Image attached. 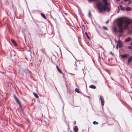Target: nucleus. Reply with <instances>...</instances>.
<instances>
[{
  "mask_svg": "<svg viewBox=\"0 0 132 132\" xmlns=\"http://www.w3.org/2000/svg\"><path fill=\"white\" fill-rule=\"evenodd\" d=\"M131 22L129 19H121L119 20L117 22V25L119 30V32L123 33V30L128 28V24H130Z\"/></svg>",
  "mask_w": 132,
  "mask_h": 132,
  "instance_id": "obj_1",
  "label": "nucleus"
},
{
  "mask_svg": "<svg viewBox=\"0 0 132 132\" xmlns=\"http://www.w3.org/2000/svg\"><path fill=\"white\" fill-rule=\"evenodd\" d=\"M103 0L104 5H103L102 3L100 2L97 3H96V6L97 9L100 13L102 12L103 10H107L108 11H109L110 9L108 6V3L107 2V0Z\"/></svg>",
  "mask_w": 132,
  "mask_h": 132,
  "instance_id": "obj_2",
  "label": "nucleus"
},
{
  "mask_svg": "<svg viewBox=\"0 0 132 132\" xmlns=\"http://www.w3.org/2000/svg\"><path fill=\"white\" fill-rule=\"evenodd\" d=\"M13 97L15 99V101L17 102V103L19 104L20 107L21 108V103L19 100H18L17 97L15 95H13Z\"/></svg>",
  "mask_w": 132,
  "mask_h": 132,
  "instance_id": "obj_3",
  "label": "nucleus"
},
{
  "mask_svg": "<svg viewBox=\"0 0 132 132\" xmlns=\"http://www.w3.org/2000/svg\"><path fill=\"white\" fill-rule=\"evenodd\" d=\"M100 99L102 106H103L104 104V100L103 97L102 96H100Z\"/></svg>",
  "mask_w": 132,
  "mask_h": 132,
  "instance_id": "obj_4",
  "label": "nucleus"
},
{
  "mask_svg": "<svg viewBox=\"0 0 132 132\" xmlns=\"http://www.w3.org/2000/svg\"><path fill=\"white\" fill-rule=\"evenodd\" d=\"M23 76H27V70L26 69H24L22 70Z\"/></svg>",
  "mask_w": 132,
  "mask_h": 132,
  "instance_id": "obj_5",
  "label": "nucleus"
},
{
  "mask_svg": "<svg viewBox=\"0 0 132 132\" xmlns=\"http://www.w3.org/2000/svg\"><path fill=\"white\" fill-rule=\"evenodd\" d=\"M129 56V54H123L121 55L122 58L125 59L128 57Z\"/></svg>",
  "mask_w": 132,
  "mask_h": 132,
  "instance_id": "obj_6",
  "label": "nucleus"
},
{
  "mask_svg": "<svg viewBox=\"0 0 132 132\" xmlns=\"http://www.w3.org/2000/svg\"><path fill=\"white\" fill-rule=\"evenodd\" d=\"M131 39H132L130 37H129L125 39V42H128L130 41H131Z\"/></svg>",
  "mask_w": 132,
  "mask_h": 132,
  "instance_id": "obj_7",
  "label": "nucleus"
},
{
  "mask_svg": "<svg viewBox=\"0 0 132 132\" xmlns=\"http://www.w3.org/2000/svg\"><path fill=\"white\" fill-rule=\"evenodd\" d=\"M56 67L57 71L60 73L61 74L63 73V72L61 71L60 69L59 68L57 65H56Z\"/></svg>",
  "mask_w": 132,
  "mask_h": 132,
  "instance_id": "obj_8",
  "label": "nucleus"
},
{
  "mask_svg": "<svg viewBox=\"0 0 132 132\" xmlns=\"http://www.w3.org/2000/svg\"><path fill=\"white\" fill-rule=\"evenodd\" d=\"M11 42L15 46H17V44L16 42L14 40L11 39Z\"/></svg>",
  "mask_w": 132,
  "mask_h": 132,
  "instance_id": "obj_9",
  "label": "nucleus"
},
{
  "mask_svg": "<svg viewBox=\"0 0 132 132\" xmlns=\"http://www.w3.org/2000/svg\"><path fill=\"white\" fill-rule=\"evenodd\" d=\"M73 130L75 132H77L78 130V128L77 126H75L73 127Z\"/></svg>",
  "mask_w": 132,
  "mask_h": 132,
  "instance_id": "obj_10",
  "label": "nucleus"
},
{
  "mask_svg": "<svg viewBox=\"0 0 132 132\" xmlns=\"http://www.w3.org/2000/svg\"><path fill=\"white\" fill-rule=\"evenodd\" d=\"M89 87L93 89H95L96 88V87L94 85H92L89 86Z\"/></svg>",
  "mask_w": 132,
  "mask_h": 132,
  "instance_id": "obj_11",
  "label": "nucleus"
},
{
  "mask_svg": "<svg viewBox=\"0 0 132 132\" xmlns=\"http://www.w3.org/2000/svg\"><path fill=\"white\" fill-rule=\"evenodd\" d=\"M40 14L42 16V17H43L45 19H46V17L45 16V15L44 13H41Z\"/></svg>",
  "mask_w": 132,
  "mask_h": 132,
  "instance_id": "obj_12",
  "label": "nucleus"
},
{
  "mask_svg": "<svg viewBox=\"0 0 132 132\" xmlns=\"http://www.w3.org/2000/svg\"><path fill=\"white\" fill-rule=\"evenodd\" d=\"M132 61V57L130 56L128 59V63H129Z\"/></svg>",
  "mask_w": 132,
  "mask_h": 132,
  "instance_id": "obj_13",
  "label": "nucleus"
},
{
  "mask_svg": "<svg viewBox=\"0 0 132 132\" xmlns=\"http://www.w3.org/2000/svg\"><path fill=\"white\" fill-rule=\"evenodd\" d=\"M50 33L52 34L51 35L50 34V37H53L54 35V34L53 33L52 30V31Z\"/></svg>",
  "mask_w": 132,
  "mask_h": 132,
  "instance_id": "obj_14",
  "label": "nucleus"
},
{
  "mask_svg": "<svg viewBox=\"0 0 132 132\" xmlns=\"http://www.w3.org/2000/svg\"><path fill=\"white\" fill-rule=\"evenodd\" d=\"M125 9L127 11H129L131 10V8L130 7H126Z\"/></svg>",
  "mask_w": 132,
  "mask_h": 132,
  "instance_id": "obj_15",
  "label": "nucleus"
},
{
  "mask_svg": "<svg viewBox=\"0 0 132 132\" xmlns=\"http://www.w3.org/2000/svg\"><path fill=\"white\" fill-rule=\"evenodd\" d=\"M33 94L34 95V96H35L36 98H38L39 97V96H38V95L36 93H35L34 92H33Z\"/></svg>",
  "mask_w": 132,
  "mask_h": 132,
  "instance_id": "obj_16",
  "label": "nucleus"
},
{
  "mask_svg": "<svg viewBox=\"0 0 132 132\" xmlns=\"http://www.w3.org/2000/svg\"><path fill=\"white\" fill-rule=\"evenodd\" d=\"M120 7L121 10H125L124 8L121 5H120Z\"/></svg>",
  "mask_w": 132,
  "mask_h": 132,
  "instance_id": "obj_17",
  "label": "nucleus"
},
{
  "mask_svg": "<svg viewBox=\"0 0 132 132\" xmlns=\"http://www.w3.org/2000/svg\"><path fill=\"white\" fill-rule=\"evenodd\" d=\"M117 44H119V47L121 48L122 46V42L120 43H117Z\"/></svg>",
  "mask_w": 132,
  "mask_h": 132,
  "instance_id": "obj_18",
  "label": "nucleus"
},
{
  "mask_svg": "<svg viewBox=\"0 0 132 132\" xmlns=\"http://www.w3.org/2000/svg\"><path fill=\"white\" fill-rule=\"evenodd\" d=\"M113 30H114V32H115V33H116L117 31L119 32L118 31L119 30H118V31H117V29L116 28H113Z\"/></svg>",
  "mask_w": 132,
  "mask_h": 132,
  "instance_id": "obj_19",
  "label": "nucleus"
},
{
  "mask_svg": "<svg viewBox=\"0 0 132 132\" xmlns=\"http://www.w3.org/2000/svg\"><path fill=\"white\" fill-rule=\"evenodd\" d=\"M93 123L94 125H97L98 124V123L96 121H94L93 122Z\"/></svg>",
  "mask_w": 132,
  "mask_h": 132,
  "instance_id": "obj_20",
  "label": "nucleus"
},
{
  "mask_svg": "<svg viewBox=\"0 0 132 132\" xmlns=\"http://www.w3.org/2000/svg\"><path fill=\"white\" fill-rule=\"evenodd\" d=\"M85 35L86 36V37L89 39H90V37H89V36L88 35V34L86 33V32L85 33Z\"/></svg>",
  "mask_w": 132,
  "mask_h": 132,
  "instance_id": "obj_21",
  "label": "nucleus"
},
{
  "mask_svg": "<svg viewBox=\"0 0 132 132\" xmlns=\"http://www.w3.org/2000/svg\"><path fill=\"white\" fill-rule=\"evenodd\" d=\"M40 50L41 51V52L44 53H45V49H42Z\"/></svg>",
  "mask_w": 132,
  "mask_h": 132,
  "instance_id": "obj_22",
  "label": "nucleus"
},
{
  "mask_svg": "<svg viewBox=\"0 0 132 132\" xmlns=\"http://www.w3.org/2000/svg\"><path fill=\"white\" fill-rule=\"evenodd\" d=\"M103 29L105 30H108V28L106 27L103 26Z\"/></svg>",
  "mask_w": 132,
  "mask_h": 132,
  "instance_id": "obj_23",
  "label": "nucleus"
},
{
  "mask_svg": "<svg viewBox=\"0 0 132 132\" xmlns=\"http://www.w3.org/2000/svg\"><path fill=\"white\" fill-rule=\"evenodd\" d=\"M128 49L130 50H132V47L130 46H128Z\"/></svg>",
  "mask_w": 132,
  "mask_h": 132,
  "instance_id": "obj_24",
  "label": "nucleus"
},
{
  "mask_svg": "<svg viewBox=\"0 0 132 132\" xmlns=\"http://www.w3.org/2000/svg\"><path fill=\"white\" fill-rule=\"evenodd\" d=\"M119 46V44H117V45H116V48L117 49H118V46Z\"/></svg>",
  "mask_w": 132,
  "mask_h": 132,
  "instance_id": "obj_25",
  "label": "nucleus"
},
{
  "mask_svg": "<svg viewBox=\"0 0 132 132\" xmlns=\"http://www.w3.org/2000/svg\"><path fill=\"white\" fill-rule=\"evenodd\" d=\"M88 15H89V17H90V15H91V13H90V11H89Z\"/></svg>",
  "mask_w": 132,
  "mask_h": 132,
  "instance_id": "obj_26",
  "label": "nucleus"
},
{
  "mask_svg": "<svg viewBox=\"0 0 132 132\" xmlns=\"http://www.w3.org/2000/svg\"><path fill=\"white\" fill-rule=\"evenodd\" d=\"M121 40L119 38V39L118 42H117V43H121Z\"/></svg>",
  "mask_w": 132,
  "mask_h": 132,
  "instance_id": "obj_27",
  "label": "nucleus"
},
{
  "mask_svg": "<svg viewBox=\"0 0 132 132\" xmlns=\"http://www.w3.org/2000/svg\"><path fill=\"white\" fill-rule=\"evenodd\" d=\"M88 2H90L92 1H97V0H88Z\"/></svg>",
  "mask_w": 132,
  "mask_h": 132,
  "instance_id": "obj_28",
  "label": "nucleus"
},
{
  "mask_svg": "<svg viewBox=\"0 0 132 132\" xmlns=\"http://www.w3.org/2000/svg\"><path fill=\"white\" fill-rule=\"evenodd\" d=\"M75 91H79V90L78 88H76L75 89Z\"/></svg>",
  "mask_w": 132,
  "mask_h": 132,
  "instance_id": "obj_29",
  "label": "nucleus"
},
{
  "mask_svg": "<svg viewBox=\"0 0 132 132\" xmlns=\"http://www.w3.org/2000/svg\"><path fill=\"white\" fill-rule=\"evenodd\" d=\"M109 22V20H107L106 22V24H107Z\"/></svg>",
  "mask_w": 132,
  "mask_h": 132,
  "instance_id": "obj_30",
  "label": "nucleus"
},
{
  "mask_svg": "<svg viewBox=\"0 0 132 132\" xmlns=\"http://www.w3.org/2000/svg\"><path fill=\"white\" fill-rule=\"evenodd\" d=\"M68 51H69V52H70V53L72 54V55L73 56H73V54L71 53V52L70 51H68ZM73 57H74V56H73Z\"/></svg>",
  "mask_w": 132,
  "mask_h": 132,
  "instance_id": "obj_31",
  "label": "nucleus"
},
{
  "mask_svg": "<svg viewBox=\"0 0 132 132\" xmlns=\"http://www.w3.org/2000/svg\"><path fill=\"white\" fill-rule=\"evenodd\" d=\"M22 92H23V91H20V94H22Z\"/></svg>",
  "mask_w": 132,
  "mask_h": 132,
  "instance_id": "obj_32",
  "label": "nucleus"
},
{
  "mask_svg": "<svg viewBox=\"0 0 132 132\" xmlns=\"http://www.w3.org/2000/svg\"><path fill=\"white\" fill-rule=\"evenodd\" d=\"M119 10L118 9V11H117V13H119Z\"/></svg>",
  "mask_w": 132,
  "mask_h": 132,
  "instance_id": "obj_33",
  "label": "nucleus"
},
{
  "mask_svg": "<svg viewBox=\"0 0 132 132\" xmlns=\"http://www.w3.org/2000/svg\"><path fill=\"white\" fill-rule=\"evenodd\" d=\"M111 53V54H112V55H114V54H113V53H112V52H111V53Z\"/></svg>",
  "mask_w": 132,
  "mask_h": 132,
  "instance_id": "obj_34",
  "label": "nucleus"
},
{
  "mask_svg": "<svg viewBox=\"0 0 132 132\" xmlns=\"http://www.w3.org/2000/svg\"><path fill=\"white\" fill-rule=\"evenodd\" d=\"M77 93H80V91H76Z\"/></svg>",
  "mask_w": 132,
  "mask_h": 132,
  "instance_id": "obj_35",
  "label": "nucleus"
},
{
  "mask_svg": "<svg viewBox=\"0 0 132 132\" xmlns=\"http://www.w3.org/2000/svg\"><path fill=\"white\" fill-rule=\"evenodd\" d=\"M130 45L132 46V42L131 43Z\"/></svg>",
  "mask_w": 132,
  "mask_h": 132,
  "instance_id": "obj_36",
  "label": "nucleus"
},
{
  "mask_svg": "<svg viewBox=\"0 0 132 132\" xmlns=\"http://www.w3.org/2000/svg\"><path fill=\"white\" fill-rule=\"evenodd\" d=\"M117 1H119L120 0H116Z\"/></svg>",
  "mask_w": 132,
  "mask_h": 132,
  "instance_id": "obj_37",
  "label": "nucleus"
},
{
  "mask_svg": "<svg viewBox=\"0 0 132 132\" xmlns=\"http://www.w3.org/2000/svg\"><path fill=\"white\" fill-rule=\"evenodd\" d=\"M100 47H101V48H102V46H100Z\"/></svg>",
  "mask_w": 132,
  "mask_h": 132,
  "instance_id": "obj_38",
  "label": "nucleus"
},
{
  "mask_svg": "<svg viewBox=\"0 0 132 132\" xmlns=\"http://www.w3.org/2000/svg\"><path fill=\"white\" fill-rule=\"evenodd\" d=\"M2 73H4V72H2Z\"/></svg>",
  "mask_w": 132,
  "mask_h": 132,
  "instance_id": "obj_39",
  "label": "nucleus"
},
{
  "mask_svg": "<svg viewBox=\"0 0 132 132\" xmlns=\"http://www.w3.org/2000/svg\"><path fill=\"white\" fill-rule=\"evenodd\" d=\"M131 28H132V26H131Z\"/></svg>",
  "mask_w": 132,
  "mask_h": 132,
  "instance_id": "obj_40",
  "label": "nucleus"
},
{
  "mask_svg": "<svg viewBox=\"0 0 132 132\" xmlns=\"http://www.w3.org/2000/svg\"><path fill=\"white\" fill-rule=\"evenodd\" d=\"M63 108H64V106H63Z\"/></svg>",
  "mask_w": 132,
  "mask_h": 132,
  "instance_id": "obj_41",
  "label": "nucleus"
},
{
  "mask_svg": "<svg viewBox=\"0 0 132 132\" xmlns=\"http://www.w3.org/2000/svg\"><path fill=\"white\" fill-rule=\"evenodd\" d=\"M51 17H52V16H51Z\"/></svg>",
  "mask_w": 132,
  "mask_h": 132,
  "instance_id": "obj_42",
  "label": "nucleus"
}]
</instances>
